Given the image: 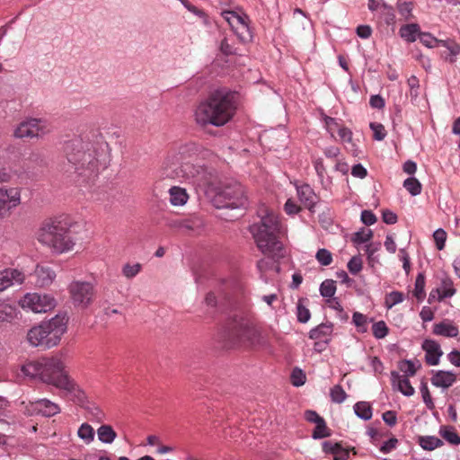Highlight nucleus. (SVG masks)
Here are the masks:
<instances>
[{"label": "nucleus", "instance_id": "6e6d98bb", "mask_svg": "<svg viewBox=\"0 0 460 460\" xmlns=\"http://www.w3.org/2000/svg\"><path fill=\"white\" fill-rule=\"evenodd\" d=\"M284 209L287 214L288 215H294L297 214L301 208L291 199H288L284 206Z\"/></svg>", "mask_w": 460, "mask_h": 460}, {"label": "nucleus", "instance_id": "cd10ccee", "mask_svg": "<svg viewBox=\"0 0 460 460\" xmlns=\"http://www.w3.org/2000/svg\"><path fill=\"white\" fill-rule=\"evenodd\" d=\"M97 435L100 441L106 444H111L116 437L117 433L111 425H102L97 429Z\"/></svg>", "mask_w": 460, "mask_h": 460}, {"label": "nucleus", "instance_id": "39448f33", "mask_svg": "<svg viewBox=\"0 0 460 460\" xmlns=\"http://www.w3.org/2000/svg\"><path fill=\"white\" fill-rule=\"evenodd\" d=\"M36 237L40 243L58 253L71 251L75 245L70 225L65 220L50 219L43 222Z\"/></svg>", "mask_w": 460, "mask_h": 460}, {"label": "nucleus", "instance_id": "49530a36", "mask_svg": "<svg viewBox=\"0 0 460 460\" xmlns=\"http://www.w3.org/2000/svg\"><path fill=\"white\" fill-rule=\"evenodd\" d=\"M373 234L371 230L363 229L362 231L357 232L352 237V242L358 244L364 243L369 241Z\"/></svg>", "mask_w": 460, "mask_h": 460}, {"label": "nucleus", "instance_id": "052dcab7", "mask_svg": "<svg viewBox=\"0 0 460 460\" xmlns=\"http://www.w3.org/2000/svg\"><path fill=\"white\" fill-rule=\"evenodd\" d=\"M420 392H421V395H422L425 404L429 408H430L431 405L433 404V402H432L431 396H430V394H429V388H428V385L426 383H422L421 387H420Z\"/></svg>", "mask_w": 460, "mask_h": 460}, {"label": "nucleus", "instance_id": "473e14b6", "mask_svg": "<svg viewBox=\"0 0 460 460\" xmlns=\"http://www.w3.org/2000/svg\"><path fill=\"white\" fill-rule=\"evenodd\" d=\"M440 46H443L447 49L449 51V57L446 56V59L449 63H454L456 61L455 57L460 53V45L453 40H439Z\"/></svg>", "mask_w": 460, "mask_h": 460}, {"label": "nucleus", "instance_id": "58836bf2", "mask_svg": "<svg viewBox=\"0 0 460 460\" xmlns=\"http://www.w3.org/2000/svg\"><path fill=\"white\" fill-rule=\"evenodd\" d=\"M141 269H142V265L140 263H135V264L127 263L122 268V274L127 279H133L140 272Z\"/></svg>", "mask_w": 460, "mask_h": 460}, {"label": "nucleus", "instance_id": "9d476101", "mask_svg": "<svg viewBox=\"0 0 460 460\" xmlns=\"http://www.w3.org/2000/svg\"><path fill=\"white\" fill-rule=\"evenodd\" d=\"M56 299L50 294L46 293H27L19 300V305L22 309L33 313H46L56 306Z\"/></svg>", "mask_w": 460, "mask_h": 460}, {"label": "nucleus", "instance_id": "aec40b11", "mask_svg": "<svg viewBox=\"0 0 460 460\" xmlns=\"http://www.w3.org/2000/svg\"><path fill=\"white\" fill-rule=\"evenodd\" d=\"M35 285L39 287H48L52 284L56 278V273L48 266L38 265L34 270Z\"/></svg>", "mask_w": 460, "mask_h": 460}, {"label": "nucleus", "instance_id": "5fc2aeb1", "mask_svg": "<svg viewBox=\"0 0 460 460\" xmlns=\"http://www.w3.org/2000/svg\"><path fill=\"white\" fill-rule=\"evenodd\" d=\"M397 444L398 439L395 438H391L382 445V447H380V451L384 454H388L392 450L396 448Z\"/></svg>", "mask_w": 460, "mask_h": 460}, {"label": "nucleus", "instance_id": "09e8293b", "mask_svg": "<svg viewBox=\"0 0 460 460\" xmlns=\"http://www.w3.org/2000/svg\"><path fill=\"white\" fill-rule=\"evenodd\" d=\"M348 269L351 274H358L362 269L361 258L359 256L352 257L348 262Z\"/></svg>", "mask_w": 460, "mask_h": 460}, {"label": "nucleus", "instance_id": "bb28decb", "mask_svg": "<svg viewBox=\"0 0 460 460\" xmlns=\"http://www.w3.org/2000/svg\"><path fill=\"white\" fill-rule=\"evenodd\" d=\"M332 332V324L322 323L310 331L309 338L313 340H322L329 337Z\"/></svg>", "mask_w": 460, "mask_h": 460}, {"label": "nucleus", "instance_id": "de8ad7c7", "mask_svg": "<svg viewBox=\"0 0 460 460\" xmlns=\"http://www.w3.org/2000/svg\"><path fill=\"white\" fill-rule=\"evenodd\" d=\"M370 128L373 130L376 140L381 141L385 137L386 130L381 123L372 122L370 123Z\"/></svg>", "mask_w": 460, "mask_h": 460}, {"label": "nucleus", "instance_id": "a18cd8bd", "mask_svg": "<svg viewBox=\"0 0 460 460\" xmlns=\"http://www.w3.org/2000/svg\"><path fill=\"white\" fill-rule=\"evenodd\" d=\"M398 11L400 14L406 20L412 18V3L411 2H402L398 4Z\"/></svg>", "mask_w": 460, "mask_h": 460}, {"label": "nucleus", "instance_id": "7ed1b4c3", "mask_svg": "<svg viewBox=\"0 0 460 460\" xmlns=\"http://www.w3.org/2000/svg\"><path fill=\"white\" fill-rule=\"evenodd\" d=\"M236 109V93L227 89H217L196 106L193 117L201 127H222L233 119Z\"/></svg>", "mask_w": 460, "mask_h": 460}, {"label": "nucleus", "instance_id": "f3484780", "mask_svg": "<svg viewBox=\"0 0 460 460\" xmlns=\"http://www.w3.org/2000/svg\"><path fill=\"white\" fill-rule=\"evenodd\" d=\"M31 414L40 413L46 417L55 416L60 412V407L58 403L51 402L49 399H40L31 402Z\"/></svg>", "mask_w": 460, "mask_h": 460}, {"label": "nucleus", "instance_id": "c756f323", "mask_svg": "<svg viewBox=\"0 0 460 460\" xmlns=\"http://www.w3.org/2000/svg\"><path fill=\"white\" fill-rule=\"evenodd\" d=\"M77 436L86 445H89L94 440L95 432L90 424L84 422L79 427L77 430Z\"/></svg>", "mask_w": 460, "mask_h": 460}, {"label": "nucleus", "instance_id": "a19ab883", "mask_svg": "<svg viewBox=\"0 0 460 460\" xmlns=\"http://www.w3.org/2000/svg\"><path fill=\"white\" fill-rule=\"evenodd\" d=\"M372 332L376 339H383L388 334V328L384 321H379L373 324Z\"/></svg>", "mask_w": 460, "mask_h": 460}, {"label": "nucleus", "instance_id": "c9c22d12", "mask_svg": "<svg viewBox=\"0 0 460 460\" xmlns=\"http://www.w3.org/2000/svg\"><path fill=\"white\" fill-rule=\"evenodd\" d=\"M331 436V430L327 427L325 420L323 419L315 424L312 437L314 439L323 438Z\"/></svg>", "mask_w": 460, "mask_h": 460}, {"label": "nucleus", "instance_id": "680f3d73", "mask_svg": "<svg viewBox=\"0 0 460 460\" xmlns=\"http://www.w3.org/2000/svg\"><path fill=\"white\" fill-rule=\"evenodd\" d=\"M341 444L332 443V441H325L323 444V449L326 453L332 454L333 456L336 454L338 450H340Z\"/></svg>", "mask_w": 460, "mask_h": 460}, {"label": "nucleus", "instance_id": "338daca9", "mask_svg": "<svg viewBox=\"0 0 460 460\" xmlns=\"http://www.w3.org/2000/svg\"><path fill=\"white\" fill-rule=\"evenodd\" d=\"M351 174L354 177H358V178L363 179V178H365L367 176V170L360 164H356V165H354L352 167Z\"/></svg>", "mask_w": 460, "mask_h": 460}, {"label": "nucleus", "instance_id": "b1692460", "mask_svg": "<svg viewBox=\"0 0 460 460\" xmlns=\"http://www.w3.org/2000/svg\"><path fill=\"white\" fill-rule=\"evenodd\" d=\"M16 307L5 301H0V323H10L17 317Z\"/></svg>", "mask_w": 460, "mask_h": 460}, {"label": "nucleus", "instance_id": "5701e85b", "mask_svg": "<svg viewBox=\"0 0 460 460\" xmlns=\"http://www.w3.org/2000/svg\"><path fill=\"white\" fill-rule=\"evenodd\" d=\"M169 193L170 202L173 206H182L187 202L189 199V195L186 190L178 186L172 187L169 190Z\"/></svg>", "mask_w": 460, "mask_h": 460}, {"label": "nucleus", "instance_id": "e433bc0d", "mask_svg": "<svg viewBox=\"0 0 460 460\" xmlns=\"http://www.w3.org/2000/svg\"><path fill=\"white\" fill-rule=\"evenodd\" d=\"M403 187L412 195L416 196L421 192V184L418 179L414 177L407 178L403 181Z\"/></svg>", "mask_w": 460, "mask_h": 460}, {"label": "nucleus", "instance_id": "6e6552de", "mask_svg": "<svg viewBox=\"0 0 460 460\" xmlns=\"http://www.w3.org/2000/svg\"><path fill=\"white\" fill-rule=\"evenodd\" d=\"M215 202L217 208H244L247 199L243 186L235 181L225 183L217 192Z\"/></svg>", "mask_w": 460, "mask_h": 460}, {"label": "nucleus", "instance_id": "f8f14e48", "mask_svg": "<svg viewBox=\"0 0 460 460\" xmlns=\"http://www.w3.org/2000/svg\"><path fill=\"white\" fill-rule=\"evenodd\" d=\"M51 131L49 123L42 119H29L22 121L14 130V137H40Z\"/></svg>", "mask_w": 460, "mask_h": 460}, {"label": "nucleus", "instance_id": "c03bdc74", "mask_svg": "<svg viewBox=\"0 0 460 460\" xmlns=\"http://www.w3.org/2000/svg\"><path fill=\"white\" fill-rule=\"evenodd\" d=\"M420 41L428 48H434L436 46H440V40L436 39L430 33L422 32L419 34Z\"/></svg>", "mask_w": 460, "mask_h": 460}, {"label": "nucleus", "instance_id": "4c0bfd02", "mask_svg": "<svg viewBox=\"0 0 460 460\" xmlns=\"http://www.w3.org/2000/svg\"><path fill=\"white\" fill-rule=\"evenodd\" d=\"M336 291L335 281L332 279L324 280L320 287V293L324 297H332Z\"/></svg>", "mask_w": 460, "mask_h": 460}, {"label": "nucleus", "instance_id": "ea45409f", "mask_svg": "<svg viewBox=\"0 0 460 460\" xmlns=\"http://www.w3.org/2000/svg\"><path fill=\"white\" fill-rule=\"evenodd\" d=\"M316 260L323 266H328L332 262V255L327 249H319L315 255Z\"/></svg>", "mask_w": 460, "mask_h": 460}, {"label": "nucleus", "instance_id": "393cba45", "mask_svg": "<svg viewBox=\"0 0 460 460\" xmlns=\"http://www.w3.org/2000/svg\"><path fill=\"white\" fill-rule=\"evenodd\" d=\"M418 444L427 451H432L443 446V441L434 436H420L418 438Z\"/></svg>", "mask_w": 460, "mask_h": 460}, {"label": "nucleus", "instance_id": "4468645a", "mask_svg": "<svg viewBox=\"0 0 460 460\" xmlns=\"http://www.w3.org/2000/svg\"><path fill=\"white\" fill-rule=\"evenodd\" d=\"M73 304L81 308L88 307L94 296L93 287L85 281H73L68 287Z\"/></svg>", "mask_w": 460, "mask_h": 460}, {"label": "nucleus", "instance_id": "0eeeda50", "mask_svg": "<svg viewBox=\"0 0 460 460\" xmlns=\"http://www.w3.org/2000/svg\"><path fill=\"white\" fill-rule=\"evenodd\" d=\"M230 336L237 346L257 348L264 345L261 332L248 319L235 320L231 327Z\"/></svg>", "mask_w": 460, "mask_h": 460}, {"label": "nucleus", "instance_id": "1a4fd4ad", "mask_svg": "<svg viewBox=\"0 0 460 460\" xmlns=\"http://www.w3.org/2000/svg\"><path fill=\"white\" fill-rule=\"evenodd\" d=\"M173 172L178 177L192 181L199 186L212 184V174L207 169L196 161H186L181 166L173 168Z\"/></svg>", "mask_w": 460, "mask_h": 460}, {"label": "nucleus", "instance_id": "69168bd1", "mask_svg": "<svg viewBox=\"0 0 460 460\" xmlns=\"http://www.w3.org/2000/svg\"><path fill=\"white\" fill-rule=\"evenodd\" d=\"M382 218L383 221L388 225H393L397 222V216L390 210L383 211Z\"/></svg>", "mask_w": 460, "mask_h": 460}, {"label": "nucleus", "instance_id": "20e7f679", "mask_svg": "<svg viewBox=\"0 0 460 460\" xmlns=\"http://www.w3.org/2000/svg\"><path fill=\"white\" fill-rule=\"evenodd\" d=\"M259 217L261 221L250 228L258 249L270 258L283 257L280 237L284 231L279 216L263 207L259 211Z\"/></svg>", "mask_w": 460, "mask_h": 460}, {"label": "nucleus", "instance_id": "603ef678", "mask_svg": "<svg viewBox=\"0 0 460 460\" xmlns=\"http://www.w3.org/2000/svg\"><path fill=\"white\" fill-rule=\"evenodd\" d=\"M291 381L295 386L303 385L305 382V376L300 369H294L291 374Z\"/></svg>", "mask_w": 460, "mask_h": 460}, {"label": "nucleus", "instance_id": "4be33fe9", "mask_svg": "<svg viewBox=\"0 0 460 460\" xmlns=\"http://www.w3.org/2000/svg\"><path fill=\"white\" fill-rule=\"evenodd\" d=\"M430 381L437 387L448 388L456 381V376L453 372L438 370L433 374Z\"/></svg>", "mask_w": 460, "mask_h": 460}, {"label": "nucleus", "instance_id": "f03ea898", "mask_svg": "<svg viewBox=\"0 0 460 460\" xmlns=\"http://www.w3.org/2000/svg\"><path fill=\"white\" fill-rule=\"evenodd\" d=\"M22 371L25 376L39 377L43 383L64 391L74 402L81 406L87 401L84 391L68 375L60 358H44L39 361L29 362L22 366Z\"/></svg>", "mask_w": 460, "mask_h": 460}, {"label": "nucleus", "instance_id": "a211bd4d", "mask_svg": "<svg viewBox=\"0 0 460 460\" xmlns=\"http://www.w3.org/2000/svg\"><path fill=\"white\" fill-rule=\"evenodd\" d=\"M421 347L425 351L426 363L429 366H437L443 355L440 345L436 341L425 340Z\"/></svg>", "mask_w": 460, "mask_h": 460}, {"label": "nucleus", "instance_id": "7c9ffc66", "mask_svg": "<svg viewBox=\"0 0 460 460\" xmlns=\"http://www.w3.org/2000/svg\"><path fill=\"white\" fill-rule=\"evenodd\" d=\"M440 436L452 445L460 444V436L456 433L455 428L443 426L439 430Z\"/></svg>", "mask_w": 460, "mask_h": 460}, {"label": "nucleus", "instance_id": "79ce46f5", "mask_svg": "<svg viewBox=\"0 0 460 460\" xmlns=\"http://www.w3.org/2000/svg\"><path fill=\"white\" fill-rule=\"evenodd\" d=\"M331 394V398H332V402H337V403L343 402L345 401L346 397H347V394H346L345 391L339 385H334L331 389V394Z\"/></svg>", "mask_w": 460, "mask_h": 460}, {"label": "nucleus", "instance_id": "f257e3e1", "mask_svg": "<svg viewBox=\"0 0 460 460\" xmlns=\"http://www.w3.org/2000/svg\"><path fill=\"white\" fill-rule=\"evenodd\" d=\"M66 164L62 171L79 186H92L107 166L110 148L103 136L90 132L66 141L63 147Z\"/></svg>", "mask_w": 460, "mask_h": 460}, {"label": "nucleus", "instance_id": "a878e982", "mask_svg": "<svg viewBox=\"0 0 460 460\" xmlns=\"http://www.w3.org/2000/svg\"><path fill=\"white\" fill-rule=\"evenodd\" d=\"M393 377L394 382H397L398 389L402 394L411 396L414 394V388L411 386L407 376H402L398 374L393 373Z\"/></svg>", "mask_w": 460, "mask_h": 460}, {"label": "nucleus", "instance_id": "0e129e2a", "mask_svg": "<svg viewBox=\"0 0 460 460\" xmlns=\"http://www.w3.org/2000/svg\"><path fill=\"white\" fill-rule=\"evenodd\" d=\"M372 29L369 25H359L357 28V34L362 39H368L371 36Z\"/></svg>", "mask_w": 460, "mask_h": 460}, {"label": "nucleus", "instance_id": "8fccbe9b", "mask_svg": "<svg viewBox=\"0 0 460 460\" xmlns=\"http://www.w3.org/2000/svg\"><path fill=\"white\" fill-rule=\"evenodd\" d=\"M311 314L309 310L299 300L297 304V319L300 323H306L310 319Z\"/></svg>", "mask_w": 460, "mask_h": 460}, {"label": "nucleus", "instance_id": "6ab92c4d", "mask_svg": "<svg viewBox=\"0 0 460 460\" xmlns=\"http://www.w3.org/2000/svg\"><path fill=\"white\" fill-rule=\"evenodd\" d=\"M432 332L435 335L447 338H455L459 334L457 325L448 319H445L442 322L435 323L433 325Z\"/></svg>", "mask_w": 460, "mask_h": 460}, {"label": "nucleus", "instance_id": "bf43d9fd", "mask_svg": "<svg viewBox=\"0 0 460 460\" xmlns=\"http://www.w3.org/2000/svg\"><path fill=\"white\" fill-rule=\"evenodd\" d=\"M337 134L341 141H343V142H350L351 141L352 132L347 127L342 125L341 128H339Z\"/></svg>", "mask_w": 460, "mask_h": 460}, {"label": "nucleus", "instance_id": "dca6fc26", "mask_svg": "<svg viewBox=\"0 0 460 460\" xmlns=\"http://www.w3.org/2000/svg\"><path fill=\"white\" fill-rule=\"evenodd\" d=\"M24 279V273L17 269L8 268L0 270V292L15 284L21 285Z\"/></svg>", "mask_w": 460, "mask_h": 460}, {"label": "nucleus", "instance_id": "774afa93", "mask_svg": "<svg viewBox=\"0 0 460 460\" xmlns=\"http://www.w3.org/2000/svg\"><path fill=\"white\" fill-rule=\"evenodd\" d=\"M448 360L456 367H460V351L453 350L447 355Z\"/></svg>", "mask_w": 460, "mask_h": 460}, {"label": "nucleus", "instance_id": "ddd939ff", "mask_svg": "<svg viewBox=\"0 0 460 460\" xmlns=\"http://www.w3.org/2000/svg\"><path fill=\"white\" fill-rule=\"evenodd\" d=\"M221 15L241 41H246L252 38L248 25L249 17L245 13L226 10L221 13Z\"/></svg>", "mask_w": 460, "mask_h": 460}, {"label": "nucleus", "instance_id": "3c124183", "mask_svg": "<svg viewBox=\"0 0 460 460\" xmlns=\"http://www.w3.org/2000/svg\"><path fill=\"white\" fill-rule=\"evenodd\" d=\"M433 237L436 242L437 248L438 250L444 249L447 240V233L443 229H438L434 232Z\"/></svg>", "mask_w": 460, "mask_h": 460}, {"label": "nucleus", "instance_id": "e2e57ef3", "mask_svg": "<svg viewBox=\"0 0 460 460\" xmlns=\"http://www.w3.org/2000/svg\"><path fill=\"white\" fill-rule=\"evenodd\" d=\"M384 421L389 426H394L397 421L396 414L393 411H387L383 413Z\"/></svg>", "mask_w": 460, "mask_h": 460}, {"label": "nucleus", "instance_id": "9b49d317", "mask_svg": "<svg viewBox=\"0 0 460 460\" xmlns=\"http://www.w3.org/2000/svg\"><path fill=\"white\" fill-rule=\"evenodd\" d=\"M199 146L195 143L179 144L172 146L165 158V165L176 168L186 161H196Z\"/></svg>", "mask_w": 460, "mask_h": 460}, {"label": "nucleus", "instance_id": "2f4dec72", "mask_svg": "<svg viewBox=\"0 0 460 460\" xmlns=\"http://www.w3.org/2000/svg\"><path fill=\"white\" fill-rule=\"evenodd\" d=\"M356 415L365 420L372 418V407L367 402H358L354 405Z\"/></svg>", "mask_w": 460, "mask_h": 460}, {"label": "nucleus", "instance_id": "864d4df0", "mask_svg": "<svg viewBox=\"0 0 460 460\" xmlns=\"http://www.w3.org/2000/svg\"><path fill=\"white\" fill-rule=\"evenodd\" d=\"M325 125L327 130L331 133L332 137H334V133L338 132L339 128H341V124H340L335 119L327 117L325 119Z\"/></svg>", "mask_w": 460, "mask_h": 460}, {"label": "nucleus", "instance_id": "4d7b16f0", "mask_svg": "<svg viewBox=\"0 0 460 460\" xmlns=\"http://www.w3.org/2000/svg\"><path fill=\"white\" fill-rule=\"evenodd\" d=\"M456 293V289L452 287V283H445L441 291H439V299L451 297Z\"/></svg>", "mask_w": 460, "mask_h": 460}, {"label": "nucleus", "instance_id": "412c9836", "mask_svg": "<svg viewBox=\"0 0 460 460\" xmlns=\"http://www.w3.org/2000/svg\"><path fill=\"white\" fill-rule=\"evenodd\" d=\"M297 196L305 208L312 210L316 203V195L314 190L308 184H303L296 187Z\"/></svg>", "mask_w": 460, "mask_h": 460}, {"label": "nucleus", "instance_id": "72a5a7b5", "mask_svg": "<svg viewBox=\"0 0 460 460\" xmlns=\"http://www.w3.org/2000/svg\"><path fill=\"white\" fill-rule=\"evenodd\" d=\"M420 367V364L411 360H402L399 363V369L405 375L404 376H413L417 369Z\"/></svg>", "mask_w": 460, "mask_h": 460}, {"label": "nucleus", "instance_id": "2eb2a0df", "mask_svg": "<svg viewBox=\"0 0 460 460\" xmlns=\"http://www.w3.org/2000/svg\"><path fill=\"white\" fill-rule=\"evenodd\" d=\"M21 192L19 187H0V218L7 217L21 204Z\"/></svg>", "mask_w": 460, "mask_h": 460}, {"label": "nucleus", "instance_id": "13d9d810", "mask_svg": "<svg viewBox=\"0 0 460 460\" xmlns=\"http://www.w3.org/2000/svg\"><path fill=\"white\" fill-rule=\"evenodd\" d=\"M361 220L366 226H371L376 222V217L370 210H364L361 213Z\"/></svg>", "mask_w": 460, "mask_h": 460}, {"label": "nucleus", "instance_id": "423d86ee", "mask_svg": "<svg viewBox=\"0 0 460 460\" xmlns=\"http://www.w3.org/2000/svg\"><path fill=\"white\" fill-rule=\"evenodd\" d=\"M67 318L58 314L48 322H43L31 328L27 340L32 346L50 349L57 346L66 331Z\"/></svg>", "mask_w": 460, "mask_h": 460}, {"label": "nucleus", "instance_id": "f704fd0d", "mask_svg": "<svg viewBox=\"0 0 460 460\" xmlns=\"http://www.w3.org/2000/svg\"><path fill=\"white\" fill-rule=\"evenodd\" d=\"M425 276L423 273H419L416 280H415V287L413 290V296L419 300H422L425 296Z\"/></svg>", "mask_w": 460, "mask_h": 460}, {"label": "nucleus", "instance_id": "37998d69", "mask_svg": "<svg viewBox=\"0 0 460 460\" xmlns=\"http://www.w3.org/2000/svg\"><path fill=\"white\" fill-rule=\"evenodd\" d=\"M403 301V294L399 291H393L385 297V305L387 308H392L394 305Z\"/></svg>", "mask_w": 460, "mask_h": 460}, {"label": "nucleus", "instance_id": "c85d7f7f", "mask_svg": "<svg viewBox=\"0 0 460 460\" xmlns=\"http://www.w3.org/2000/svg\"><path fill=\"white\" fill-rule=\"evenodd\" d=\"M399 32L400 36L406 41L413 42L420 32V26L417 23L406 24L400 29Z\"/></svg>", "mask_w": 460, "mask_h": 460}]
</instances>
